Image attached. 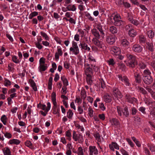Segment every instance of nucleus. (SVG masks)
<instances>
[{
  "mask_svg": "<svg viewBox=\"0 0 155 155\" xmlns=\"http://www.w3.org/2000/svg\"><path fill=\"white\" fill-rule=\"evenodd\" d=\"M128 61L126 65L130 68H134L136 65L137 64V61L136 57L130 54H127V55Z\"/></svg>",
  "mask_w": 155,
  "mask_h": 155,
  "instance_id": "1",
  "label": "nucleus"
},
{
  "mask_svg": "<svg viewBox=\"0 0 155 155\" xmlns=\"http://www.w3.org/2000/svg\"><path fill=\"white\" fill-rule=\"evenodd\" d=\"M117 110L120 116H122V113L123 115L126 117H128L129 115V112L128 110V107L126 106L123 109L122 108L119 106H117Z\"/></svg>",
  "mask_w": 155,
  "mask_h": 155,
  "instance_id": "2",
  "label": "nucleus"
},
{
  "mask_svg": "<svg viewBox=\"0 0 155 155\" xmlns=\"http://www.w3.org/2000/svg\"><path fill=\"white\" fill-rule=\"evenodd\" d=\"M88 152L89 155H98V150L94 146H90L89 147Z\"/></svg>",
  "mask_w": 155,
  "mask_h": 155,
  "instance_id": "3",
  "label": "nucleus"
},
{
  "mask_svg": "<svg viewBox=\"0 0 155 155\" xmlns=\"http://www.w3.org/2000/svg\"><path fill=\"white\" fill-rule=\"evenodd\" d=\"M142 79L144 83L148 85L151 84L153 81V78L151 75H143Z\"/></svg>",
  "mask_w": 155,
  "mask_h": 155,
  "instance_id": "4",
  "label": "nucleus"
},
{
  "mask_svg": "<svg viewBox=\"0 0 155 155\" xmlns=\"http://www.w3.org/2000/svg\"><path fill=\"white\" fill-rule=\"evenodd\" d=\"M73 138L76 141L80 140V141L82 142L83 140L82 136L79 134H76V132L74 131H73Z\"/></svg>",
  "mask_w": 155,
  "mask_h": 155,
  "instance_id": "5",
  "label": "nucleus"
},
{
  "mask_svg": "<svg viewBox=\"0 0 155 155\" xmlns=\"http://www.w3.org/2000/svg\"><path fill=\"white\" fill-rule=\"evenodd\" d=\"M113 91L114 92V95L115 97L120 99L122 98L123 96L122 94L117 88L114 87Z\"/></svg>",
  "mask_w": 155,
  "mask_h": 155,
  "instance_id": "6",
  "label": "nucleus"
},
{
  "mask_svg": "<svg viewBox=\"0 0 155 155\" xmlns=\"http://www.w3.org/2000/svg\"><path fill=\"white\" fill-rule=\"evenodd\" d=\"M134 75L135 81L136 83L138 84H140L142 80V76L140 74L136 72L134 73Z\"/></svg>",
  "mask_w": 155,
  "mask_h": 155,
  "instance_id": "7",
  "label": "nucleus"
},
{
  "mask_svg": "<svg viewBox=\"0 0 155 155\" xmlns=\"http://www.w3.org/2000/svg\"><path fill=\"white\" fill-rule=\"evenodd\" d=\"M132 50L135 52L140 53L142 51L143 48L138 44H136L133 46Z\"/></svg>",
  "mask_w": 155,
  "mask_h": 155,
  "instance_id": "8",
  "label": "nucleus"
},
{
  "mask_svg": "<svg viewBox=\"0 0 155 155\" xmlns=\"http://www.w3.org/2000/svg\"><path fill=\"white\" fill-rule=\"evenodd\" d=\"M106 41L110 45H112L115 41V37L114 36H107L106 38Z\"/></svg>",
  "mask_w": 155,
  "mask_h": 155,
  "instance_id": "9",
  "label": "nucleus"
},
{
  "mask_svg": "<svg viewBox=\"0 0 155 155\" xmlns=\"http://www.w3.org/2000/svg\"><path fill=\"white\" fill-rule=\"evenodd\" d=\"M99 39L96 38H93L92 40V42L94 44L98 47L99 48H102V43L98 40Z\"/></svg>",
  "mask_w": 155,
  "mask_h": 155,
  "instance_id": "10",
  "label": "nucleus"
},
{
  "mask_svg": "<svg viewBox=\"0 0 155 155\" xmlns=\"http://www.w3.org/2000/svg\"><path fill=\"white\" fill-rule=\"evenodd\" d=\"M91 32L95 37L94 38H96L97 39H100V38L101 37L100 34H99V31H98L96 29L94 28L92 29Z\"/></svg>",
  "mask_w": 155,
  "mask_h": 155,
  "instance_id": "11",
  "label": "nucleus"
},
{
  "mask_svg": "<svg viewBox=\"0 0 155 155\" xmlns=\"http://www.w3.org/2000/svg\"><path fill=\"white\" fill-rule=\"evenodd\" d=\"M54 106L53 107V113L54 114H58V116H59L60 108L59 107H58L57 103H53Z\"/></svg>",
  "mask_w": 155,
  "mask_h": 155,
  "instance_id": "12",
  "label": "nucleus"
},
{
  "mask_svg": "<svg viewBox=\"0 0 155 155\" xmlns=\"http://www.w3.org/2000/svg\"><path fill=\"white\" fill-rule=\"evenodd\" d=\"M97 28L100 31V35L102 39H104L105 37V33L104 31L102 29V25L100 24H98L97 25Z\"/></svg>",
  "mask_w": 155,
  "mask_h": 155,
  "instance_id": "13",
  "label": "nucleus"
},
{
  "mask_svg": "<svg viewBox=\"0 0 155 155\" xmlns=\"http://www.w3.org/2000/svg\"><path fill=\"white\" fill-rule=\"evenodd\" d=\"M125 98L127 101L131 104H133L134 101H135L136 99L134 97H132L129 94H127L125 96Z\"/></svg>",
  "mask_w": 155,
  "mask_h": 155,
  "instance_id": "14",
  "label": "nucleus"
},
{
  "mask_svg": "<svg viewBox=\"0 0 155 155\" xmlns=\"http://www.w3.org/2000/svg\"><path fill=\"white\" fill-rule=\"evenodd\" d=\"M146 89L150 94L152 97L155 100V91L154 92L152 90L149 86L145 87Z\"/></svg>",
  "mask_w": 155,
  "mask_h": 155,
  "instance_id": "15",
  "label": "nucleus"
},
{
  "mask_svg": "<svg viewBox=\"0 0 155 155\" xmlns=\"http://www.w3.org/2000/svg\"><path fill=\"white\" fill-rule=\"evenodd\" d=\"M114 21V24L115 26L122 27L124 24V22L120 19Z\"/></svg>",
  "mask_w": 155,
  "mask_h": 155,
  "instance_id": "16",
  "label": "nucleus"
},
{
  "mask_svg": "<svg viewBox=\"0 0 155 155\" xmlns=\"http://www.w3.org/2000/svg\"><path fill=\"white\" fill-rule=\"evenodd\" d=\"M120 42L122 45L125 48H129V42L126 39L121 40Z\"/></svg>",
  "mask_w": 155,
  "mask_h": 155,
  "instance_id": "17",
  "label": "nucleus"
},
{
  "mask_svg": "<svg viewBox=\"0 0 155 155\" xmlns=\"http://www.w3.org/2000/svg\"><path fill=\"white\" fill-rule=\"evenodd\" d=\"M57 52L55 53V57L56 60H58L59 58V56H62L63 54L61 48H59L57 49Z\"/></svg>",
  "mask_w": 155,
  "mask_h": 155,
  "instance_id": "18",
  "label": "nucleus"
},
{
  "mask_svg": "<svg viewBox=\"0 0 155 155\" xmlns=\"http://www.w3.org/2000/svg\"><path fill=\"white\" fill-rule=\"evenodd\" d=\"M79 46H81V48L85 50H87L89 51L90 50V48L87 46V44L85 43L84 42H82V43H81L79 45Z\"/></svg>",
  "mask_w": 155,
  "mask_h": 155,
  "instance_id": "19",
  "label": "nucleus"
},
{
  "mask_svg": "<svg viewBox=\"0 0 155 155\" xmlns=\"http://www.w3.org/2000/svg\"><path fill=\"white\" fill-rule=\"evenodd\" d=\"M48 68L47 64H41L38 67L39 71L40 72L44 71H45Z\"/></svg>",
  "mask_w": 155,
  "mask_h": 155,
  "instance_id": "20",
  "label": "nucleus"
},
{
  "mask_svg": "<svg viewBox=\"0 0 155 155\" xmlns=\"http://www.w3.org/2000/svg\"><path fill=\"white\" fill-rule=\"evenodd\" d=\"M104 101L107 103L110 102L111 101V97L108 94H105L104 96Z\"/></svg>",
  "mask_w": 155,
  "mask_h": 155,
  "instance_id": "21",
  "label": "nucleus"
},
{
  "mask_svg": "<svg viewBox=\"0 0 155 155\" xmlns=\"http://www.w3.org/2000/svg\"><path fill=\"white\" fill-rule=\"evenodd\" d=\"M29 82L31 87H32L34 91H36L37 90L36 84L33 80L30 79L29 80Z\"/></svg>",
  "mask_w": 155,
  "mask_h": 155,
  "instance_id": "22",
  "label": "nucleus"
},
{
  "mask_svg": "<svg viewBox=\"0 0 155 155\" xmlns=\"http://www.w3.org/2000/svg\"><path fill=\"white\" fill-rule=\"evenodd\" d=\"M70 50L71 51H72L73 53L76 55L78 54L79 52L78 47L74 48L71 47Z\"/></svg>",
  "mask_w": 155,
  "mask_h": 155,
  "instance_id": "23",
  "label": "nucleus"
},
{
  "mask_svg": "<svg viewBox=\"0 0 155 155\" xmlns=\"http://www.w3.org/2000/svg\"><path fill=\"white\" fill-rule=\"evenodd\" d=\"M112 50L116 55H119L120 53V48L117 47H114L112 48Z\"/></svg>",
  "mask_w": 155,
  "mask_h": 155,
  "instance_id": "24",
  "label": "nucleus"
},
{
  "mask_svg": "<svg viewBox=\"0 0 155 155\" xmlns=\"http://www.w3.org/2000/svg\"><path fill=\"white\" fill-rule=\"evenodd\" d=\"M129 35L132 38L134 37L137 34L135 30L133 29H131L128 31Z\"/></svg>",
  "mask_w": 155,
  "mask_h": 155,
  "instance_id": "25",
  "label": "nucleus"
},
{
  "mask_svg": "<svg viewBox=\"0 0 155 155\" xmlns=\"http://www.w3.org/2000/svg\"><path fill=\"white\" fill-rule=\"evenodd\" d=\"M146 44L147 46V48L148 50L151 52L153 51L154 48L153 44L152 43H149V42H147Z\"/></svg>",
  "mask_w": 155,
  "mask_h": 155,
  "instance_id": "26",
  "label": "nucleus"
},
{
  "mask_svg": "<svg viewBox=\"0 0 155 155\" xmlns=\"http://www.w3.org/2000/svg\"><path fill=\"white\" fill-rule=\"evenodd\" d=\"M109 30L110 32L113 34L117 33L118 31L117 28L114 26H110V27Z\"/></svg>",
  "mask_w": 155,
  "mask_h": 155,
  "instance_id": "27",
  "label": "nucleus"
},
{
  "mask_svg": "<svg viewBox=\"0 0 155 155\" xmlns=\"http://www.w3.org/2000/svg\"><path fill=\"white\" fill-rule=\"evenodd\" d=\"M67 9L68 10L71 11H75L76 10V8L74 5H68L66 8V9Z\"/></svg>",
  "mask_w": 155,
  "mask_h": 155,
  "instance_id": "28",
  "label": "nucleus"
},
{
  "mask_svg": "<svg viewBox=\"0 0 155 155\" xmlns=\"http://www.w3.org/2000/svg\"><path fill=\"white\" fill-rule=\"evenodd\" d=\"M147 34L149 38L150 39L153 38L154 36V33L152 30L147 31Z\"/></svg>",
  "mask_w": 155,
  "mask_h": 155,
  "instance_id": "29",
  "label": "nucleus"
},
{
  "mask_svg": "<svg viewBox=\"0 0 155 155\" xmlns=\"http://www.w3.org/2000/svg\"><path fill=\"white\" fill-rule=\"evenodd\" d=\"M139 41L140 43L143 44L145 42L146 39L143 35H141L139 36Z\"/></svg>",
  "mask_w": 155,
  "mask_h": 155,
  "instance_id": "30",
  "label": "nucleus"
},
{
  "mask_svg": "<svg viewBox=\"0 0 155 155\" xmlns=\"http://www.w3.org/2000/svg\"><path fill=\"white\" fill-rule=\"evenodd\" d=\"M139 91L142 93L143 95L147 94L148 93L147 91L143 88L140 86L138 87Z\"/></svg>",
  "mask_w": 155,
  "mask_h": 155,
  "instance_id": "31",
  "label": "nucleus"
},
{
  "mask_svg": "<svg viewBox=\"0 0 155 155\" xmlns=\"http://www.w3.org/2000/svg\"><path fill=\"white\" fill-rule=\"evenodd\" d=\"M92 69L90 67H88L86 68L85 70V74L87 76H88V74H91L92 73Z\"/></svg>",
  "mask_w": 155,
  "mask_h": 155,
  "instance_id": "32",
  "label": "nucleus"
},
{
  "mask_svg": "<svg viewBox=\"0 0 155 155\" xmlns=\"http://www.w3.org/2000/svg\"><path fill=\"white\" fill-rule=\"evenodd\" d=\"M87 81L88 84L91 85L93 83L92 80V76L91 74H88V76H87Z\"/></svg>",
  "mask_w": 155,
  "mask_h": 155,
  "instance_id": "33",
  "label": "nucleus"
},
{
  "mask_svg": "<svg viewBox=\"0 0 155 155\" xmlns=\"http://www.w3.org/2000/svg\"><path fill=\"white\" fill-rule=\"evenodd\" d=\"M51 100L53 102V103H57L56 99V93L53 92L51 94Z\"/></svg>",
  "mask_w": 155,
  "mask_h": 155,
  "instance_id": "34",
  "label": "nucleus"
},
{
  "mask_svg": "<svg viewBox=\"0 0 155 155\" xmlns=\"http://www.w3.org/2000/svg\"><path fill=\"white\" fill-rule=\"evenodd\" d=\"M38 15V12L35 11L32 12L31 13L29 16V18L30 19H31L33 17L36 16Z\"/></svg>",
  "mask_w": 155,
  "mask_h": 155,
  "instance_id": "35",
  "label": "nucleus"
},
{
  "mask_svg": "<svg viewBox=\"0 0 155 155\" xmlns=\"http://www.w3.org/2000/svg\"><path fill=\"white\" fill-rule=\"evenodd\" d=\"M20 142V141L18 140L13 139L10 140L9 141L10 144H18Z\"/></svg>",
  "mask_w": 155,
  "mask_h": 155,
  "instance_id": "36",
  "label": "nucleus"
},
{
  "mask_svg": "<svg viewBox=\"0 0 155 155\" xmlns=\"http://www.w3.org/2000/svg\"><path fill=\"white\" fill-rule=\"evenodd\" d=\"M7 119L6 116L5 115H3L2 116L1 120L4 125H6Z\"/></svg>",
  "mask_w": 155,
  "mask_h": 155,
  "instance_id": "37",
  "label": "nucleus"
},
{
  "mask_svg": "<svg viewBox=\"0 0 155 155\" xmlns=\"http://www.w3.org/2000/svg\"><path fill=\"white\" fill-rule=\"evenodd\" d=\"M25 144L26 146L29 147L31 149H33L34 148V147L32 146V144L29 140H27L25 142Z\"/></svg>",
  "mask_w": 155,
  "mask_h": 155,
  "instance_id": "38",
  "label": "nucleus"
},
{
  "mask_svg": "<svg viewBox=\"0 0 155 155\" xmlns=\"http://www.w3.org/2000/svg\"><path fill=\"white\" fill-rule=\"evenodd\" d=\"M85 15L87 18H88L89 20L92 21L94 20V18L91 17L89 13L87 12H85Z\"/></svg>",
  "mask_w": 155,
  "mask_h": 155,
  "instance_id": "39",
  "label": "nucleus"
},
{
  "mask_svg": "<svg viewBox=\"0 0 155 155\" xmlns=\"http://www.w3.org/2000/svg\"><path fill=\"white\" fill-rule=\"evenodd\" d=\"M4 155H11L10 149L8 147H6L3 151Z\"/></svg>",
  "mask_w": 155,
  "mask_h": 155,
  "instance_id": "40",
  "label": "nucleus"
},
{
  "mask_svg": "<svg viewBox=\"0 0 155 155\" xmlns=\"http://www.w3.org/2000/svg\"><path fill=\"white\" fill-rule=\"evenodd\" d=\"M99 85L100 86L101 85V87L102 88L104 89L105 87V82L103 79H101L100 80Z\"/></svg>",
  "mask_w": 155,
  "mask_h": 155,
  "instance_id": "41",
  "label": "nucleus"
},
{
  "mask_svg": "<svg viewBox=\"0 0 155 155\" xmlns=\"http://www.w3.org/2000/svg\"><path fill=\"white\" fill-rule=\"evenodd\" d=\"M41 35L45 38V40L48 41L49 40V38L47 35L43 31H41L40 32Z\"/></svg>",
  "mask_w": 155,
  "mask_h": 155,
  "instance_id": "42",
  "label": "nucleus"
},
{
  "mask_svg": "<svg viewBox=\"0 0 155 155\" xmlns=\"http://www.w3.org/2000/svg\"><path fill=\"white\" fill-rule=\"evenodd\" d=\"M66 136L68 137L67 139L70 141L71 135L70 130H68L66 132Z\"/></svg>",
  "mask_w": 155,
  "mask_h": 155,
  "instance_id": "43",
  "label": "nucleus"
},
{
  "mask_svg": "<svg viewBox=\"0 0 155 155\" xmlns=\"http://www.w3.org/2000/svg\"><path fill=\"white\" fill-rule=\"evenodd\" d=\"M123 81H124L127 86H129L130 83L129 82V80L127 77L124 76L123 77Z\"/></svg>",
  "mask_w": 155,
  "mask_h": 155,
  "instance_id": "44",
  "label": "nucleus"
},
{
  "mask_svg": "<svg viewBox=\"0 0 155 155\" xmlns=\"http://www.w3.org/2000/svg\"><path fill=\"white\" fill-rule=\"evenodd\" d=\"M73 114V113L71 109H69L67 112V117L69 119H71Z\"/></svg>",
  "mask_w": 155,
  "mask_h": 155,
  "instance_id": "45",
  "label": "nucleus"
},
{
  "mask_svg": "<svg viewBox=\"0 0 155 155\" xmlns=\"http://www.w3.org/2000/svg\"><path fill=\"white\" fill-rule=\"evenodd\" d=\"M120 68L122 71H125L126 69V67L125 65L123 63H120L119 64Z\"/></svg>",
  "mask_w": 155,
  "mask_h": 155,
  "instance_id": "46",
  "label": "nucleus"
},
{
  "mask_svg": "<svg viewBox=\"0 0 155 155\" xmlns=\"http://www.w3.org/2000/svg\"><path fill=\"white\" fill-rule=\"evenodd\" d=\"M151 74V73L149 70L148 69H146L144 71L143 75H150Z\"/></svg>",
  "mask_w": 155,
  "mask_h": 155,
  "instance_id": "47",
  "label": "nucleus"
},
{
  "mask_svg": "<svg viewBox=\"0 0 155 155\" xmlns=\"http://www.w3.org/2000/svg\"><path fill=\"white\" fill-rule=\"evenodd\" d=\"M94 137L96 138V139L99 142L101 141L100 138V136L98 132H96L94 135Z\"/></svg>",
  "mask_w": 155,
  "mask_h": 155,
  "instance_id": "48",
  "label": "nucleus"
},
{
  "mask_svg": "<svg viewBox=\"0 0 155 155\" xmlns=\"http://www.w3.org/2000/svg\"><path fill=\"white\" fill-rule=\"evenodd\" d=\"M108 64L110 65L113 66L115 64L114 59L113 58H110L107 61Z\"/></svg>",
  "mask_w": 155,
  "mask_h": 155,
  "instance_id": "49",
  "label": "nucleus"
},
{
  "mask_svg": "<svg viewBox=\"0 0 155 155\" xmlns=\"http://www.w3.org/2000/svg\"><path fill=\"white\" fill-rule=\"evenodd\" d=\"M13 61L16 64H18L20 62V61L17 58L16 56H14L12 58Z\"/></svg>",
  "mask_w": 155,
  "mask_h": 155,
  "instance_id": "50",
  "label": "nucleus"
},
{
  "mask_svg": "<svg viewBox=\"0 0 155 155\" xmlns=\"http://www.w3.org/2000/svg\"><path fill=\"white\" fill-rule=\"evenodd\" d=\"M112 124H114L115 125L117 126L119 124V122L118 120L115 119L113 118L112 119Z\"/></svg>",
  "mask_w": 155,
  "mask_h": 155,
  "instance_id": "51",
  "label": "nucleus"
},
{
  "mask_svg": "<svg viewBox=\"0 0 155 155\" xmlns=\"http://www.w3.org/2000/svg\"><path fill=\"white\" fill-rule=\"evenodd\" d=\"M70 64L69 62L66 61L64 62V67L67 69H68L70 67Z\"/></svg>",
  "mask_w": 155,
  "mask_h": 155,
  "instance_id": "52",
  "label": "nucleus"
},
{
  "mask_svg": "<svg viewBox=\"0 0 155 155\" xmlns=\"http://www.w3.org/2000/svg\"><path fill=\"white\" fill-rule=\"evenodd\" d=\"M145 109V108L143 107H141L138 109V110L139 111L141 112L142 113L144 114H146Z\"/></svg>",
  "mask_w": 155,
  "mask_h": 155,
  "instance_id": "53",
  "label": "nucleus"
},
{
  "mask_svg": "<svg viewBox=\"0 0 155 155\" xmlns=\"http://www.w3.org/2000/svg\"><path fill=\"white\" fill-rule=\"evenodd\" d=\"M78 155H83V149L81 147H79L78 149Z\"/></svg>",
  "mask_w": 155,
  "mask_h": 155,
  "instance_id": "54",
  "label": "nucleus"
},
{
  "mask_svg": "<svg viewBox=\"0 0 155 155\" xmlns=\"http://www.w3.org/2000/svg\"><path fill=\"white\" fill-rule=\"evenodd\" d=\"M139 6L140 8L143 10L144 11L146 12V13L147 12L148 10L147 8L144 5H140Z\"/></svg>",
  "mask_w": 155,
  "mask_h": 155,
  "instance_id": "55",
  "label": "nucleus"
},
{
  "mask_svg": "<svg viewBox=\"0 0 155 155\" xmlns=\"http://www.w3.org/2000/svg\"><path fill=\"white\" fill-rule=\"evenodd\" d=\"M5 84L6 86H10L11 85V82L9 80L6 79H5Z\"/></svg>",
  "mask_w": 155,
  "mask_h": 155,
  "instance_id": "56",
  "label": "nucleus"
},
{
  "mask_svg": "<svg viewBox=\"0 0 155 155\" xmlns=\"http://www.w3.org/2000/svg\"><path fill=\"white\" fill-rule=\"evenodd\" d=\"M131 110H132L131 114H132L133 115H135L136 114V113L137 112V110L136 108H135L134 107H132Z\"/></svg>",
  "mask_w": 155,
  "mask_h": 155,
  "instance_id": "57",
  "label": "nucleus"
},
{
  "mask_svg": "<svg viewBox=\"0 0 155 155\" xmlns=\"http://www.w3.org/2000/svg\"><path fill=\"white\" fill-rule=\"evenodd\" d=\"M126 140L131 147H134V144L130 139L126 138Z\"/></svg>",
  "mask_w": 155,
  "mask_h": 155,
  "instance_id": "58",
  "label": "nucleus"
},
{
  "mask_svg": "<svg viewBox=\"0 0 155 155\" xmlns=\"http://www.w3.org/2000/svg\"><path fill=\"white\" fill-rule=\"evenodd\" d=\"M88 111L89 116L92 117L93 116V110L91 108L89 107L88 108Z\"/></svg>",
  "mask_w": 155,
  "mask_h": 155,
  "instance_id": "59",
  "label": "nucleus"
},
{
  "mask_svg": "<svg viewBox=\"0 0 155 155\" xmlns=\"http://www.w3.org/2000/svg\"><path fill=\"white\" fill-rule=\"evenodd\" d=\"M112 144L114 145V148L117 150H119V146L115 142H112Z\"/></svg>",
  "mask_w": 155,
  "mask_h": 155,
  "instance_id": "60",
  "label": "nucleus"
},
{
  "mask_svg": "<svg viewBox=\"0 0 155 155\" xmlns=\"http://www.w3.org/2000/svg\"><path fill=\"white\" fill-rule=\"evenodd\" d=\"M149 149L152 152L155 151V146L153 145H151L150 146H149Z\"/></svg>",
  "mask_w": 155,
  "mask_h": 155,
  "instance_id": "61",
  "label": "nucleus"
},
{
  "mask_svg": "<svg viewBox=\"0 0 155 155\" xmlns=\"http://www.w3.org/2000/svg\"><path fill=\"white\" fill-rule=\"evenodd\" d=\"M4 136L6 138H10L12 137V134L6 132L5 134H4Z\"/></svg>",
  "mask_w": 155,
  "mask_h": 155,
  "instance_id": "62",
  "label": "nucleus"
},
{
  "mask_svg": "<svg viewBox=\"0 0 155 155\" xmlns=\"http://www.w3.org/2000/svg\"><path fill=\"white\" fill-rule=\"evenodd\" d=\"M139 66L140 68L141 69H144L146 67V65L143 63H140L139 65Z\"/></svg>",
  "mask_w": 155,
  "mask_h": 155,
  "instance_id": "63",
  "label": "nucleus"
},
{
  "mask_svg": "<svg viewBox=\"0 0 155 155\" xmlns=\"http://www.w3.org/2000/svg\"><path fill=\"white\" fill-rule=\"evenodd\" d=\"M120 151L121 152L123 155H129L128 154V153L123 148L120 150Z\"/></svg>",
  "mask_w": 155,
  "mask_h": 155,
  "instance_id": "64",
  "label": "nucleus"
}]
</instances>
